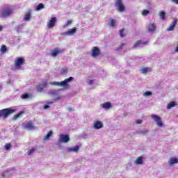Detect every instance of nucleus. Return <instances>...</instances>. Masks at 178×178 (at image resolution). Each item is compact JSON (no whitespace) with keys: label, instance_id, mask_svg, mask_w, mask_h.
I'll return each instance as SVG.
<instances>
[{"label":"nucleus","instance_id":"nucleus-1","mask_svg":"<svg viewBox=\"0 0 178 178\" xmlns=\"http://www.w3.org/2000/svg\"><path fill=\"white\" fill-rule=\"evenodd\" d=\"M73 80H74V78L70 76L68 79H65L64 81H62L61 82L53 81L50 82V84L51 86H58L59 87H63L67 90L70 88V85H69V83H70V81H73Z\"/></svg>","mask_w":178,"mask_h":178},{"label":"nucleus","instance_id":"nucleus-2","mask_svg":"<svg viewBox=\"0 0 178 178\" xmlns=\"http://www.w3.org/2000/svg\"><path fill=\"white\" fill-rule=\"evenodd\" d=\"M15 112H16V109H13L12 108L0 110V118H3V119H8L10 115L15 113Z\"/></svg>","mask_w":178,"mask_h":178},{"label":"nucleus","instance_id":"nucleus-3","mask_svg":"<svg viewBox=\"0 0 178 178\" xmlns=\"http://www.w3.org/2000/svg\"><path fill=\"white\" fill-rule=\"evenodd\" d=\"M11 15H13V8L10 6H6L1 9L0 13L1 17H9Z\"/></svg>","mask_w":178,"mask_h":178},{"label":"nucleus","instance_id":"nucleus-4","mask_svg":"<svg viewBox=\"0 0 178 178\" xmlns=\"http://www.w3.org/2000/svg\"><path fill=\"white\" fill-rule=\"evenodd\" d=\"M115 6L117 8L118 12H124L126 7L123 4L122 0H116L115 2Z\"/></svg>","mask_w":178,"mask_h":178},{"label":"nucleus","instance_id":"nucleus-5","mask_svg":"<svg viewBox=\"0 0 178 178\" xmlns=\"http://www.w3.org/2000/svg\"><path fill=\"white\" fill-rule=\"evenodd\" d=\"M60 54H63V49H60V47H55L50 50V55L53 58H56V56L60 55Z\"/></svg>","mask_w":178,"mask_h":178},{"label":"nucleus","instance_id":"nucleus-6","mask_svg":"<svg viewBox=\"0 0 178 178\" xmlns=\"http://www.w3.org/2000/svg\"><path fill=\"white\" fill-rule=\"evenodd\" d=\"M92 58H98L99 55H101V50L98 47H93L91 51Z\"/></svg>","mask_w":178,"mask_h":178},{"label":"nucleus","instance_id":"nucleus-7","mask_svg":"<svg viewBox=\"0 0 178 178\" xmlns=\"http://www.w3.org/2000/svg\"><path fill=\"white\" fill-rule=\"evenodd\" d=\"M24 64V58H18L15 60V66L16 69H19L22 65Z\"/></svg>","mask_w":178,"mask_h":178},{"label":"nucleus","instance_id":"nucleus-8","mask_svg":"<svg viewBox=\"0 0 178 178\" xmlns=\"http://www.w3.org/2000/svg\"><path fill=\"white\" fill-rule=\"evenodd\" d=\"M152 119L156 122L157 125L159 127H163V123H162V120L161 119V117L156 115H152Z\"/></svg>","mask_w":178,"mask_h":178},{"label":"nucleus","instance_id":"nucleus-9","mask_svg":"<svg viewBox=\"0 0 178 178\" xmlns=\"http://www.w3.org/2000/svg\"><path fill=\"white\" fill-rule=\"evenodd\" d=\"M22 126L24 127V129H27V130H34L35 129V127L31 121L24 122Z\"/></svg>","mask_w":178,"mask_h":178},{"label":"nucleus","instance_id":"nucleus-10","mask_svg":"<svg viewBox=\"0 0 178 178\" xmlns=\"http://www.w3.org/2000/svg\"><path fill=\"white\" fill-rule=\"evenodd\" d=\"M60 141L61 143H69V141H70V138L67 134H61L60 135Z\"/></svg>","mask_w":178,"mask_h":178},{"label":"nucleus","instance_id":"nucleus-11","mask_svg":"<svg viewBox=\"0 0 178 178\" xmlns=\"http://www.w3.org/2000/svg\"><path fill=\"white\" fill-rule=\"evenodd\" d=\"M56 23V17H54L49 21H48L47 27H49V29H52L53 27H55Z\"/></svg>","mask_w":178,"mask_h":178},{"label":"nucleus","instance_id":"nucleus-12","mask_svg":"<svg viewBox=\"0 0 178 178\" xmlns=\"http://www.w3.org/2000/svg\"><path fill=\"white\" fill-rule=\"evenodd\" d=\"M148 44L147 41H143V40H138L135 42V44L133 46V48H137V47H141L143 45H147Z\"/></svg>","mask_w":178,"mask_h":178},{"label":"nucleus","instance_id":"nucleus-13","mask_svg":"<svg viewBox=\"0 0 178 178\" xmlns=\"http://www.w3.org/2000/svg\"><path fill=\"white\" fill-rule=\"evenodd\" d=\"M176 24H177V19L173 20L171 25L167 29V31H173V30H175V27H176Z\"/></svg>","mask_w":178,"mask_h":178},{"label":"nucleus","instance_id":"nucleus-14","mask_svg":"<svg viewBox=\"0 0 178 178\" xmlns=\"http://www.w3.org/2000/svg\"><path fill=\"white\" fill-rule=\"evenodd\" d=\"M76 31H77V29L76 27H74L69 29L67 32H65L64 34L65 35H73V34H75Z\"/></svg>","mask_w":178,"mask_h":178},{"label":"nucleus","instance_id":"nucleus-15","mask_svg":"<svg viewBox=\"0 0 178 178\" xmlns=\"http://www.w3.org/2000/svg\"><path fill=\"white\" fill-rule=\"evenodd\" d=\"M94 127L96 130H99L104 127V124L100 121H96L94 124Z\"/></svg>","mask_w":178,"mask_h":178},{"label":"nucleus","instance_id":"nucleus-16","mask_svg":"<svg viewBox=\"0 0 178 178\" xmlns=\"http://www.w3.org/2000/svg\"><path fill=\"white\" fill-rule=\"evenodd\" d=\"M170 166H173L175 163H178V159L175 157H171L168 161Z\"/></svg>","mask_w":178,"mask_h":178},{"label":"nucleus","instance_id":"nucleus-17","mask_svg":"<svg viewBox=\"0 0 178 178\" xmlns=\"http://www.w3.org/2000/svg\"><path fill=\"white\" fill-rule=\"evenodd\" d=\"M135 163L136 165H143L144 163V158L141 156H138L135 161Z\"/></svg>","mask_w":178,"mask_h":178},{"label":"nucleus","instance_id":"nucleus-18","mask_svg":"<svg viewBox=\"0 0 178 178\" xmlns=\"http://www.w3.org/2000/svg\"><path fill=\"white\" fill-rule=\"evenodd\" d=\"M79 149H80V147L79 145L74 146V147H70L67 149L68 152H78Z\"/></svg>","mask_w":178,"mask_h":178},{"label":"nucleus","instance_id":"nucleus-19","mask_svg":"<svg viewBox=\"0 0 178 178\" xmlns=\"http://www.w3.org/2000/svg\"><path fill=\"white\" fill-rule=\"evenodd\" d=\"M156 29V25L155 24V23L151 24L149 25L148 32L152 33L153 31H155Z\"/></svg>","mask_w":178,"mask_h":178},{"label":"nucleus","instance_id":"nucleus-20","mask_svg":"<svg viewBox=\"0 0 178 178\" xmlns=\"http://www.w3.org/2000/svg\"><path fill=\"white\" fill-rule=\"evenodd\" d=\"M31 19V11L26 13L24 17V22H29Z\"/></svg>","mask_w":178,"mask_h":178},{"label":"nucleus","instance_id":"nucleus-21","mask_svg":"<svg viewBox=\"0 0 178 178\" xmlns=\"http://www.w3.org/2000/svg\"><path fill=\"white\" fill-rule=\"evenodd\" d=\"M102 108L104 109H111V108H112V104L109 102H106L102 104Z\"/></svg>","mask_w":178,"mask_h":178},{"label":"nucleus","instance_id":"nucleus-22","mask_svg":"<svg viewBox=\"0 0 178 178\" xmlns=\"http://www.w3.org/2000/svg\"><path fill=\"white\" fill-rule=\"evenodd\" d=\"M109 22H110V24H109L110 27H112V29H114L116 26V20L113 19H110Z\"/></svg>","mask_w":178,"mask_h":178},{"label":"nucleus","instance_id":"nucleus-23","mask_svg":"<svg viewBox=\"0 0 178 178\" xmlns=\"http://www.w3.org/2000/svg\"><path fill=\"white\" fill-rule=\"evenodd\" d=\"M173 106H176V102H171L167 105V109H170L173 108Z\"/></svg>","mask_w":178,"mask_h":178},{"label":"nucleus","instance_id":"nucleus-24","mask_svg":"<svg viewBox=\"0 0 178 178\" xmlns=\"http://www.w3.org/2000/svg\"><path fill=\"white\" fill-rule=\"evenodd\" d=\"M52 134H53L52 131H49L48 132V134L45 136L44 140H49V138H50V137L52 136Z\"/></svg>","mask_w":178,"mask_h":178},{"label":"nucleus","instance_id":"nucleus-25","mask_svg":"<svg viewBox=\"0 0 178 178\" xmlns=\"http://www.w3.org/2000/svg\"><path fill=\"white\" fill-rule=\"evenodd\" d=\"M24 113V112L21 111L18 113H17L16 115H14V120H16L18 118H20V116H22V115H23Z\"/></svg>","mask_w":178,"mask_h":178},{"label":"nucleus","instance_id":"nucleus-26","mask_svg":"<svg viewBox=\"0 0 178 178\" xmlns=\"http://www.w3.org/2000/svg\"><path fill=\"white\" fill-rule=\"evenodd\" d=\"M166 14L164 13V11H161L159 13V17L162 19V20H165Z\"/></svg>","mask_w":178,"mask_h":178},{"label":"nucleus","instance_id":"nucleus-27","mask_svg":"<svg viewBox=\"0 0 178 178\" xmlns=\"http://www.w3.org/2000/svg\"><path fill=\"white\" fill-rule=\"evenodd\" d=\"M120 37H121V38H124V37H126V35H124V29L120 30Z\"/></svg>","mask_w":178,"mask_h":178},{"label":"nucleus","instance_id":"nucleus-28","mask_svg":"<svg viewBox=\"0 0 178 178\" xmlns=\"http://www.w3.org/2000/svg\"><path fill=\"white\" fill-rule=\"evenodd\" d=\"M67 73V68H61L60 70V74H66Z\"/></svg>","mask_w":178,"mask_h":178},{"label":"nucleus","instance_id":"nucleus-29","mask_svg":"<svg viewBox=\"0 0 178 178\" xmlns=\"http://www.w3.org/2000/svg\"><path fill=\"white\" fill-rule=\"evenodd\" d=\"M148 15H149V10H143L142 12V15L143 16H147Z\"/></svg>","mask_w":178,"mask_h":178},{"label":"nucleus","instance_id":"nucleus-30","mask_svg":"<svg viewBox=\"0 0 178 178\" xmlns=\"http://www.w3.org/2000/svg\"><path fill=\"white\" fill-rule=\"evenodd\" d=\"M41 9H44V4L40 3L37 7H36V10H41Z\"/></svg>","mask_w":178,"mask_h":178},{"label":"nucleus","instance_id":"nucleus-31","mask_svg":"<svg viewBox=\"0 0 178 178\" xmlns=\"http://www.w3.org/2000/svg\"><path fill=\"white\" fill-rule=\"evenodd\" d=\"M73 23V21L72 19H69L67 21V23L64 24V27H67V26H70Z\"/></svg>","mask_w":178,"mask_h":178},{"label":"nucleus","instance_id":"nucleus-32","mask_svg":"<svg viewBox=\"0 0 178 178\" xmlns=\"http://www.w3.org/2000/svg\"><path fill=\"white\" fill-rule=\"evenodd\" d=\"M5 148L6 149V151H9V149H10V148H12V145L10 143H6L5 145Z\"/></svg>","mask_w":178,"mask_h":178},{"label":"nucleus","instance_id":"nucleus-33","mask_svg":"<svg viewBox=\"0 0 178 178\" xmlns=\"http://www.w3.org/2000/svg\"><path fill=\"white\" fill-rule=\"evenodd\" d=\"M147 131H148L147 129H145L143 131H136V133L138 134H145L146 133H147Z\"/></svg>","mask_w":178,"mask_h":178},{"label":"nucleus","instance_id":"nucleus-34","mask_svg":"<svg viewBox=\"0 0 178 178\" xmlns=\"http://www.w3.org/2000/svg\"><path fill=\"white\" fill-rule=\"evenodd\" d=\"M1 52H6L7 51L6 46H5L4 44H2L1 47Z\"/></svg>","mask_w":178,"mask_h":178},{"label":"nucleus","instance_id":"nucleus-35","mask_svg":"<svg viewBox=\"0 0 178 178\" xmlns=\"http://www.w3.org/2000/svg\"><path fill=\"white\" fill-rule=\"evenodd\" d=\"M44 90V88H42L40 85H39L37 88L38 92H41Z\"/></svg>","mask_w":178,"mask_h":178},{"label":"nucleus","instance_id":"nucleus-36","mask_svg":"<svg viewBox=\"0 0 178 178\" xmlns=\"http://www.w3.org/2000/svg\"><path fill=\"white\" fill-rule=\"evenodd\" d=\"M29 95L27 93L23 94L21 96V98H22L23 99H27V98H29Z\"/></svg>","mask_w":178,"mask_h":178},{"label":"nucleus","instance_id":"nucleus-37","mask_svg":"<svg viewBox=\"0 0 178 178\" xmlns=\"http://www.w3.org/2000/svg\"><path fill=\"white\" fill-rule=\"evenodd\" d=\"M143 95H145V97H149V95H152V92L151 91H147L143 94Z\"/></svg>","mask_w":178,"mask_h":178},{"label":"nucleus","instance_id":"nucleus-38","mask_svg":"<svg viewBox=\"0 0 178 178\" xmlns=\"http://www.w3.org/2000/svg\"><path fill=\"white\" fill-rule=\"evenodd\" d=\"M48 94H49V95H56V90H50L49 91Z\"/></svg>","mask_w":178,"mask_h":178},{"label":"nucleus","instance_id":"nucleus-39","mask_svg":"<svg viewBox=\"0 0 178 178\" xmlns=\"http://www.w3.org/2000/svg\"><path fill=\"white\" fill-rule=\"evenodd\" d=\"M141 71H142V73L143 74L148 73V69L147 67L143 68Z\"/></svg>","mask_w":178,"mask_h":178},{"label":"nucleus","instance_id":"nucleus-40","mask_svg":"<svg viewBox=\"0 0 178 178\" xmlns=\"http://www.w3.org/2000/svg\"><path fill=\"white\" fill-rule=\"evenodd\" d=\"M34 151H35V149H34V148L31 149L28 152V155H31V154H33V152H34Z\"/></svg>","mask_w":178,"mask_h":178},{"label":"nucleus","instance_id":"nucleus-41","mask_svg":"<svg viewBox=\"0 0 178 178\" xmlns=\"http://www.w3.org/2000/svg\"><path fill=\"white\" fill-rule=\"evenodd\" d=\"M125 45H126V43H122L120 46L118 48V49H123Z\"/></svg>","mask_w":178,"mask_h":178},{"label":"nucleus","instance_id":"nucleus-42","mask_svg":"<svg viewBox=\"0 0 178 178\" xmlns=\"http://www.w3.org/2000/svg\"><path fill=\"white\" fill-rule=\"evenodd\" d=\"M136 123H137V124H141V123H143V120H136Z\"/></svg>","mask_w":178,"mask_h":178},{"label":"nucleus","instance_id":"nucleus-43","mask_svg":"<svg viewBox=\"0 0 178 178\" xmlns=\"http://www.w3.org/2000/svg\"><path fill=\"white\" fill-rule=\"evenodd\" d=\"M172 2L176 3V5H178V0H171Z\"/></svg>","mask_w":178,"mask_h":178},{"label":"nucleus","instance_id":"nucleus-44","mask_svg":"<svg viewBox=\"0 0 178 178\" xmlns=\"http://www.w3.org/2000/svg\"><path fill=\"white\" fill-rule=\"evenodd\" d=\"M44 109H48V108H49V106H48V104L44 105Z\"/></svg>","mask_w":178,"mask_h":178},{"label":"nucleus","instance_id":"nucleus-45","mask_svg":"<svg viewBox=\"0 0 178 178\" xmlns=\"http://www.w3.org/2000/svg\"><path fill=\"white\" fill-rule=\"evenodd\" d=\"M94 83V80H90V81H89V84H92Z\"/></svg>","mask_w":178,"mask_h":178},{"label":"nucleus","instance_id":"nucleus-46","mask_svg":"<svg viewBox=\"0 0 178 178\" xmlns=\"http://www.w3.org/2000/svg\"><path fill=\"white\" fill-rule=\"evenodd\" d=\"M47 104H48V105H52V104H54V102H48Z\"/></svg>","mask_w":178,"mask_h":178},{"label":"nucleus","instance_id":"nucleus-47","mask_svg":"<svg viewBox=\"0 0 178 178\" xmlns=\"http://www.w3.org/2000/svg\"><path fill=\"white\" fill-rule=\"evenodd\" d=\"M68 111H70V112H72L73 111V108H72V107L68 108Z\"/></svg>","mask_w":178,"mask_h":178},{"label":"nucleus","instance_id":"nucleus-48","mask_svg":"<svg viewBox=\"0 0 178 178\" xmlns=\"http://www.w3.org/2000/svg\"><path fill=\"white\" fill-rule=\"evenodd\" d=\"M43 86H44V87H47V81L44 82Z\"/></svg>","mask_w":178,"mask_h":178},{"label":"nucleus","instance_id":"nucleus-49","mask_svg":"<svg viewBox=\"0 0 178 178\" xmlns=\"http://www.w3.org/2000/svg\"><path fill=\"white\" fill-rule=\"evenodd\" d=\"M2 30H3V28L2 27V26H0V31H2Z\"/></svg>","mask_w":178,"mask_h":178},{"label":"nucleus","instance_id":"nucleus-50","mask_svg":"<svg viewBox=\"0 0 178 178\" xmlns=\"http://www.w3.org/2000/svg\"><path fill=\"white\" fill-rule=\"evenodd\" d=\"M175 52H178V46L175 48Z\"/></svg>","mask_w":178,"mask_h":178},{"label":"nucleus","instance_id":"nucleus-51","mask_svg":"<svg viewBox=\"0 0 178 178\" xmlns=\"http://www.w3.org/2000/svg\"><path fill=\"white\" fill-rule=\"evenodd\" d=\"M58 99H60V97H58Z\"/></svg>","mask_w":178,"mask_h":178}]
</instances>
